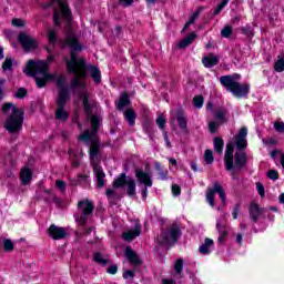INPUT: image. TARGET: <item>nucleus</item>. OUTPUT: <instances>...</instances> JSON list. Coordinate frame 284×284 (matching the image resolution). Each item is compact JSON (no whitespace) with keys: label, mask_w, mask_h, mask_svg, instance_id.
Returning a JSON list of instances; mask_svg holds the SVG:
<instances>
[{"label":"nucleus","mask_w":284,"mask_h":284,"mask_svg":"<svg viewBox=\"0 0 284 284\" xmlns=\"http://www.w3.org/2000/svg\"><path fill=\"white\" fill-rule=\"evenodd\" d=\"M44 10L48 8H53V21L55 26H61V21L67 22L64 32L67 34L65 39L57 37L55 29H49L47 38L51 45H57L60 43L63 48L70 49L71 59L64 58L67 70L70 74H73L74 78L71 80V90H81L79 93L80 99L82 100V105L87 114H92V110L97 106V102L90 100V93H88L87 84L83 79L88 78V70L90 77L93 79L94 83H101V70L94 65H89L85 62V59L77 57V52L83 50V45L79 42V38L72 30V12L68 8V1L65 0H51L50 3L44 4Z\"/></svg>","instance_id":"obj_1"},{"label":"nucleus","mask_w":284,"mask_h":284,"mask_svg":"<svg viewBox=\"0 0 284 284\" xmlns=\"http://www.w3.org/2000/svg\"><path fill=\"white\" fill-rule=\"evenodd\" d=\"M48 62L43 60H29L23 72L27 77H33L37 88H45L48 81H57L59 94L57 98L55 119L63 123L70 119V112L65 109V104L70 99L68 84H65V75L57 77L54 73H48Z\"/></svg>","instance_id":"obj_2"},{"label":"nucleus","mask_w":284,"mask_h":284,"mask_svg":"<svg viewBox=\"0 0 284 284\" xmlns=\"http://www.w3.org/2000/svg\"><path fill=\"white\" fill-rule=\"evenodd\" d=\"M101 123V118L99 115H91V132L89 130L84 131L79 135V141H82L88 145L91 159V165L93 168L97 186L103 187L105 185V172H103V168L99 165L97 162V156L99 154V148L101 144L99 143V126Z\"/></svg>","instance_id":"obj_3"},{"label":"nucleus","mask_w":284,"mask_h":284,"mask_svg":"<svg viewBox=\"0 0 284 284\" xmlns=\"http://www.w3.org/2000/svg\"><path fill=\"white\" fill-rule=\"evenodd\" d=\"M4 114H9L4 122V128L8 132L17 133L21 132L23 128V110L17 108L12 103H6L2 106Z\"/></svg>","instance_id":"obj_4"},{"label":"nucleus","mask_w":284,"mask_h":284,"mask_svg":"<svg viewBox=\"0 0 284 284\" xmlns=\"http://www.w3.org/2000/svg\"><path fill=\"white\" fill-rule=\"evenodd\" d=\"M239 79H241L240 74L223 75L220 78V83L223 88H226L227 92H232L237 99H243V97L250 94V84H241Z\"/></svg>","instance_id":"obj_5"},{"label":"nucleus","mask_w":284,"mask_h":284,"mask_svg":"<svg viewBox=\"0 0 284 284\" xmlns=\"http://www.w3.org/2000/svg\"><path fill=\"white\" fill-rule=\"evenodd\" d=\"M225 168L230 172L232 170H241L245 162L247 161V156L243 153V151H236L235 153V163H234V144L229 143L226 145V151L224 155Z\"/></svg>","instance_id":"obj_6"},{"label":"nucleus","mask_w":284,"mask_h":284,"mask_svg":"<svg viewBox=\"0 0 284 284\" xmlns=\"http://www.w3.org/2000/svg\"><path fill=\"white\" fill-rule=\"evenodd\" d=\"M94 212V204L89 200L78 203V212L74 214L78 224L84 226L88 224V217Z\"/></svg>","instance_id":"obj_7"},{"label":"nucleus","mask_w":284,"mask_h":284,"mask_svg":"<svg viewBox=\"0 0 284 284\" xmlns=\"http://www.w3.org/2000/svg\"><path fill=\"white\" fill-rule=\"evenodd\" d=\"M181 236V230L179 226L172 225L166 231H162L158 237L159 245H174Z\"/></svg>","instance_id":"obj_8"},{"label":"nucleus","mask_w":284,"mask_h":284,"mask_svg":"<svg viewBox=\"0 0 284 284\" xmlns=\"http://www.w3.org/2000/svg\"><path fill=\"white\" fill-rule=\"evenodd\" d=\"M135 176L140 183V185H144L141 191V195L143 201L148 199V187H152V174L148 171H143L141 169L135 170Z\"/></svg>","instance_id":"obj_9"},{"label":"nucleus","mask_w":284,"mask_h":284,"mask_svg":"<svg viewBox=\"0 0 284 284\" xmlns=\"http://www.w3.org/2000/svg\"><path fill=\"white\" fill-rule=\"evenodd\" d=\"M123 185H128L126 192L129 196H136V183L132 179H128L125 174H121L113 182V187H123Z\"/></svg>","instance_id":"obj_10"},{"label":"nucleus","mask_w":284,"mask_h":284,"mask_svg":"<svg viewBox=\"0 0 284 284\" xmlns=\"http://www.w3.org/2000/svg\"><path fill=\"white\" fill-rule=\"evenodd\" d=\"M216 194H219L222 203H225V190H223V186L219 182H215L213 184V187L209 189L206 192V201L209 205H211V207H214V197L216 196Z\"/></svg>","instance_id":"obj_11"},{"label":"nucleus","mask_w":284,"mask_h":284,"mask_svg":"<svg viewBox=\"0 0 284 284\" xmlns=\"http://www.w3.org/2000/svg\"><path fill=\"white\" fill-rule=\"evenodd\" d=\"M19 42L21 43L26 52H32V50H37V45H39V43H37V40H34V38L26 33L19 34Z\"/></svg>","instance_id":"obj_12"},{"label":"nucleus","mask_w":284,"mask_h":284,"mask_svg":"<svg viewBox=\"0 0 284 284\" xmlns=\"http://www.w3.org/2000/svg\"><path fill=\"white\" fill-rule=\"evenodd\" d=\"M234 144L237 150H245L247 148V128L243 126L234 138Z\"/></svg>","instance_id":"obj_13"},{"label":"nucleus","mask_w":284,"mask_h":284,"mask_svg":"<svg viewBox=\"0 0 284 284\" xmlns=\"http://www.w3.org/2000/svg\"><path fill=\"white\" fill-rule=\"evenodd\" d=\"M49 235L51 239H54V241H59L68 236V231L64 227H59L53 224L49 227Z\"/></svg>","instance_id":"obj_14"},{"label":"nucleus","mask_w":284,"mask_h":284,"mask_svg":"<svg viewBox=\"0 0 284 284\" xmlns=\"http://www.w3.org/2000/svg\"><path fill=\"white\" fill-rule=\"evenodd\" d=\"M136 236H141V224H139V223H136L134 225V227H132L131 230H129L122 234V239L124 241H134V239H136Z\"/></svg>","instance_id":"obj_15"},{"label":"nucleus","mask_w":284,"mask_h":284,"mask_svg":"<svg viewBox=\"0 0 284 284\" xmlns=\"http://www.w3.org/2000/svg\"><path fill=\"white\" fill-rule=\"evenodd\" d=\"M125 256L131 265H141V257H139V255L132 250V247H126Z\"/></svg>","instance_id":"obj_16"},{"label":"nucleus","mask_w":284,"mask_h":284,"mask_svg":"<svg viewBox=\"0 0 284 284\" xmlns=\"http://www.w3.org/2000/svg\"><path fill=\"white\" fill-rule=\"evenodd\" d=\"M219 61H221V58L211 53L203 58L202 63L204 68H214V65H219Z\"/></svg>","instance_id":"obj_17"},{"label":"nucleus","mask_w":284,"mask_h":284,"mask_svg":"<svg viewBox=\"0 0 284 284\" xmlns=\"http://www.w3.org/2000/svg\"><path fill=\"white\" fill-rule=\"evenodd\" d=\"M20 180L22 185H28L30 181H32V170L28 166L22 168L20 171Z\"/></svg>","instance_id":"obj_18"},{"label":"nucleus","mask_w":284,"mask_h":284,"mask_svg":"<svg viewBox=\"0 0 284 284\" xmlns=\"http://www.w3.org/2000/svg\"><path fill=\"white\" fill-rule=\"evenodd\" d=\"M173 268H174V274H173V278H175V281L181 280V272H183V258H179L174 262L173 264Z\"/></svg>","instance_id":"obj_19"},{"label":"nucleus","mask_w":284,"mask_h":284,"mask_svg":"<svg viewBox=\"0 0 284 284\" xmlns=\"http://www.w3.org/2000/svg\"><path fill=\"white\" fill-rule=\"evenodd\" d=\"M214 247V241L212 239H205L204 243L200 246V254H210Z\"/></svg>","instance_id":"obj_20"},{"label":"nucleus","mask_w":284,"mask_h":284,"mask_svg":"<svg viewBox=\"0 0 284 284\" xmlns=\"http://www.w3.org/2000/svg\"><path fill=\"white\" fill-rule=\"evenodd\" d=\"M194 39H196V33L192 32L189 36H186V38H184L182 41H180L178 47L181 49L187 48V45H192Z\"/></svg>","instance_id":"obj_21"},{"label":"nucleus","mask_w":284,"mask_h":284,"mask_svg":"<svg viewBox=\"0 0 284 284\" xmlns=\"http://www.w3.org/2000/svg\"><path fill=\"white\" fill-rule=\"evenodd\" d=\"M124 119L128 121L129 125H134L136 123V113L132 109H128L124 112Z\"/></svg>","instance_id":"obj_22"},{"label":"nucleus","mask_w":284,"mask_h":284,"mask_svg":"<svg viewBox=\"0 0 284 284\" xmlns=\"http://www.w3.org/2000/svg\"><path fill=\"white\" fill-rule=\"evenodd\" d=\"M250 216L254 223L258 221V216H261V209L258 207V204H251Z\"/></svg>","instance_id":"obj_23"},{"label":"nucleus","mask_w":284,"mask_h":284,"mask_svg":"<svg viewBox=\"0 0 284 284\" xmlns=\"http://www.w3.org/2000/svg\"><path fill=\"white\" fill-rule=\"evenodd\" d=\"M216 230L219 231V243H223V241H225V236H227V231H225V229H223V223H221V220L216 221Z\"/></svg>","instance_id":"obj_24"},{"label":"nucleus","mask_w":284,"mask_h":284,"mask_svg":"<svg viewBox=\"0 0 284 284\" xmlns=\"http://www.w3.org/2000/svg\"><path fill=\"white\" fill-rule=\"evenodd\" d=\"M128 105H130V98L128 97V94H122L119 102L116 103V108L118 110H125Z\"/></svg>","instance_id":"obj_25"},{"label":"nucleus","mask_w":284,"mask_h":284,"mask_svg":"<svg viewBox=\"0 0 284 284\" xmlns=\"http://www.w3.org/2000/svg\"><path fill=\"white\" fill-rule=\"evenodd\" d=\"M204 8L203 7H199L195 12L191 16L190 20L186 22L185 28H190V26H192V23H194L196 21V19H199V17H201V12H203Z\"/></svg>","instance_id":"obj_26"},{"label":"nucleus","mask_w":284,"mask_h":284,"mask_svg":"<svg viewBox=\"0 0 284 284\" xmlns=\"http://www.w3.org/2000/svg\"><path fill=\"white\" fill-rule=\"evenodd\" d=\"M176 120L181 130H187V121L185 120V113H183V111L178 112Z\"/></svg>","instance_id":"obj_27"},{"label":"nucleus","mask_w":284,"mask_h":284,"mask_svg":"<svg viewBox=\"0 0 284 284\" xmlns=\"http://www.w3.org/2000/svg\"><path fill=\"white\" fill-rule=\"evenodd\" d=\"M93 261L95 263H98V265H103V266H105V265H108V263H110V261L105 256H103V254H101L99 252L94 253Z\"/></svg>","instance_id":"obj_28"},{"label":"nucleus","mask_w":284,"mask_h":284,"mask_svg":"<svg viewBox=\"0 0 284 284\" xmlns=\"http://www.w3.org/2000/svg\"><path fill=\"white\" fill-rule=\"evenodd\" d=\"M213 144H214V150L217 154H222L223 153V145L224 142H223V139L221 138H215L214 141H213Z\"/></svg>","instance_id":"obj_29"},{"label":"nucleus","mask_w":284,"mask_h":284,"mask_svg":"<svg viewBox=\"0 0 284 284\" xmlns=\"http://www.w3.org/2000/svg\"><path fill=\"white\" fill-rule=\"evenodd\" d=\"M215 119L220 124L225 123V121H227V119H225V109H217L215 111Z\"/></svg>","instance_id":"obj_30"},{"label":"nucleus","mask_w":284,"mask_h":284,"mask_svg":"<svg viewBox=\"0 0 284 284\" xmlns=\"http://www.w3.org/2000/svg\"><path fill=\"white\" fill-rule=\"evenodd\" d=\"M155 123L160 128V130H164L165 124L168 123V120L165 119V115L160 114L158 115Z\"/></svg>","instance_id":"obj_31"},{"label":"nucleus","mask_w":284,"mask_h":284,"mask_svg":"<svg viewBox=\"0 0 284 284\" xmlns=\"http://www.w3.org/2000/svg\"><path fill=\"white\" fill-rule=\"evenodd\" d=\"M232 32H234V30L232 29V26H225L222 29L221 34L222 37H224V39H230V37H232Z\"/></svg>","instance_id":"obj_32"},{"label":"nucleus","mask_w":284,"mask_h":284,"mask_svg":"<svg viewBox=\"0 0 284 284\" xmlns=\"http://www.w3.org/2000/svg\"><path fill=\"white\" fill-rule=\"evenodd\" d=\"M12 58H6L4 62L2 63V70L3 72H8L9 70H12Z\"/></svg>","instance_id":"obj_33"},{"label":"nucleus","mask_w":284,"mask_h":284,"mask_svg":"<svg viewBox=\"0 0 284 284\" xmlns=\"http://www.w3.org/2000/svg\"><path fill=\"white\" fill-rule=\"evenodd\" d=\"M275 72H283L284 71V59L278 57V60L275 62L274 65Z\"/></svg>","instance_id":"obj_34"},{"label":"nucleus","mask_w":284,"mask_h":284,"mask_svg":"<svg viewBox=\"0 0 284 284\" xmlns=\"http://www.w3.org/2000/svg\"><path fill=\"white\" fill-rule=\"evenodd\" d=\"M204 160H205V163H209V164L214 162V154L212 153V150L207 149L204 152Z\"/></svg>","instance_id":"obj_35"},{"label":"nucleus","mask_w":284,"mask_h":284,"mask_svg":"<svg viewBox=\"0 0 284 284\" xmlns=\"http://www.w3.org/2000/svg\"><path fill=\"white\" fill-rule=\"evenodd\" d=\"M227 3H230V0H223L213 11L214 17H216V14H219L225 8V6H227Z\"/></svg>","instance_id":"obj_36"},{"label":"nucleus","mask_w":284,"mask_h":284,"mask_svg":"<svg viewBox=\"0 0 284 284\" xmlns=\"http://www.w3.org/2000/svg\"><path fill=\"white\" fill-rule=\"evenodd\" d=\"M3 248H4V252H12L14 250V243H12L11 240H4Z\"/></svg>","instance_id":"obj_37"},{"label":"nucleus","mask_w":284,"mask_h":284,"mask_svg":"<svg viewBox=\"0 0 284 284\" xmlns=\"http://www.w3.org/2000/svg\"><path fill=\"white\" fill-rule=\"evenodd\" d=\"M74 156H75L74 152L70 150V159L72 161V165L73 168H79L81 165V158L75 159Z\"/></svg>","instance_id":"obj_38"},{"label":"nucleus","mask_w":284,"mask_h":284,"mask_svg":"<svg viewBox=\"0 0 284 284\" xmlns=\"http://www.w3.org/2000/svg\"><path fill=\"white\" fill-rule=\"evenodd\" d=\"M193 105H194L195 108H199V109L203 108V97L196 95V97L193 99Z\"/></svg>","instance_id":"obj_39"},{"label":"nucleus","mask_w":284,"mask_h":284,"mask_svg":"<svg viewBox=\"0 0 284 284\" xmlns=\"http://www.w3.org/2000/svg\"><path fill=\"white\" fill-rule=\"evenodd\" d=\"M267 179H271V181H278V172L275 170H270L266 173Z\"/></svg>","instance_id":"obj_40"},{"label":"nucleus","mask_w":284,"mask_h":284,"mask_svg":"<svg viewBox=\"0 0 284 284\" xmlns=\"http://www.w3.org/2000/svg\"><path fill=\"white\" fill-rule=\"evenodd\" d=\"M219 125H221V123L216 122V121H211L209 123V130L212 134H214L216 132V130H219Z\"/></svg>","instance_id":"obj_41"},{"label":"nucleus","mask_w":284,"mask_h":284,"mask_svg":"<svg viewBox=\"0 0 284 284\" xmlns=\"http://www.w3.org/2000/svg\"><path fill=\"white\" fill-rule=\"evenodd\" d=\"M11 24L14 27V28H23V26H26V21H23L22 19H19V18H14L11 22Z\"/></svg>","instance_id":"obj_42"},{"label":"nucleus","mask_w":284,"mask_h":284,"mask_svg":"<svg viewBox=\"0 0 284 284\" xmlns=\"http://www.w3.org/2000/svg\"><path fill=\"white\" fill-rule=\"evenodd\" d=\"M26 94H28V90H26V88H20L17 90L14 97L17 99H23L26 97Z\"/></svg>","instance_id":"obj_43"},{"label":"nucleus","mask_w":284,"mask_h":284,"mask_svg":"<svg viewBox=\"0 0 284 284\" xmlns=\"http://www.w3.org/2000/svg\"><path fill=\"white\" fill-rule=\"evenodd\" d=\"M135 274H134V271L132 270H126L124 273H123V278L125 280H130L132 281L134 278Z\"/></svg>","instance_id":"obj_44"},{"label":"nucleus","mask_w":284,"mask_h":284,"mask_svg":"<svg viewBox=\"0 0 284 284\" xmlns=\"http://www.w3.org/2000/svg\"><path fill=\"white\" fill-rule=\"evenodd\" d=\"M256 190H257V194H260V196H265V186H263V184H261V182L256 183Z\"/></svg>","instance_id":"obj_45"},{"label":"nucleus","mask_w":284,"mask_h":284,"mask_svg":"<svg viewBox=\"0 0 284 284\" xmlns=\"http://www.w3.org/2000/svg\"><path fill=\"white\" fill-rule=\"evenodd\" d=\"M55 187H58V190H60L61 192H65V182H63L62 180H57Z\"/></svg>","instance_id":"obj_46"},{"label":"nucleus","mask_w":284,"mask_h":284,"mask_svg":"<svg viewBox=\"0 0 284 284\" xmlns=\"http://www.w3.org/2000/svg\"><path fill=\"white\" fill-rule=\"evenodd\" d=\"M274 128L276 132L284 133V122H275Z\"/></svg>","instance_id":"obj_47"},{"label":"nucleus","mask_w":284,"mask_h":284,"mask_svg":"<svg viewBox=\"0 0 284 284\" xmlns=\"http://www.w3.org/2000/svg\"><path fill=\"white\" fill-rule=\"evenodd\" d=\"M172 194L174 196H180L181 195V186H179L178 184H173L172 185Z\"/></svg>","instance_id":"obj_48"},{"label":"nucleus","mask_w":284,"mask_h":284,"mask_svg":"<svg viewBox=\"0 0 284 284\" xmlns=\"http://www.w3.org/2000/svg\"><path fill=\"white\" fill-rule=\"evenodd\" d=\"M4 85H6V80H0V101H2L3 97H6V93L3 92Z\"/></svg>","instance_id":"obj_49"},{"label":"nucleus","mask_w":284,"mask_h":284,"mask_svg":"<svg viewBox=\"0 0 284 284\" xmlns=\"http://www.w3.org/2000/svg\"><path fill=\"white\" fill-rule=\"evenodd\" d=\"M108 274H116L119 272V267L116 265H111L106 270Z\"/></svg>","instance_id":"obj_50"},{"label":"nucleus","mask_w":284,"mask_h":284,"mask_svg":"<svg viewBox=\"0 0 284 284\" xmlns=\"http://www.w3.org/2000/svg\"><path fill=\"white\" fill-rule=\"evenodd\" d=\"M239 210H241V204H236L233 209L232 216L233 219H239Z\"/></svg>","instance_id":"obj_51"},{"label":"nucleus","mask_w":284,"mask_h":284,"mask_svg":"<svg viewBox=\"0 0 284 284\" xmlns=\"http://www.w3.org/2000/svg\"><path fill=\"white\" fill-rule=\"evenodd\" d=\"M81 181H88V175H79L78 181L72 182L71 185H77V183H79Z\"/></svg>","instance_id":"obj_52"},{"label":"nucleus","mask_w":284,"mask_h":284,"mask_svg":"<svg viewBox=\"0 0 284 284\" xmlns=\"http://www.w3.org/2000/svg\"><path fill=\"white\" fill-rule=\"evenodd\" d=\"M162 284H176V281L174 278H164L162 280Z\"/></svg>","instance_id":"obj_53"},{"label":"nucleus","mask_w":284,"mask_h":284,"mask_svg":"<svg viewBox=\"0 0 284 284\" xmlns=\"http://www.w3.org/2000/svg\"><path fill=\"white\" fill-rule=\"evenodd\" d=\"M120 3H122V6H132V3H134V0H120Z\"/></svg>","instance_id":"obj_54"},{"label":"nucleus","mask_w":284,"mask_h":284,"mask_svg":"<svg viewBox=\"0 0 284 284\" xmlns=\"http://www.w3.org/2000/svg\"><path fill=\"white\" fill-rule=\"evenodd\" d=\"M106 196H108V199H112L114 196V190L108 189L106 190Z\"/></svg>","instance_id":"obj_55"},{"label":"nucleus","mask_w":284,"mask_h":284,"mask_svg":"<svg viewBox=\"0 0 284 284\" xmlns=\"http://www.w3.org/2000/svg\"><path fill=\"white\" fill-rule=\"evenodd\" d=\"M236 243H239V245H241V243H243V235L242 234L236 235Z\"/></svg>","instance_id":"obj_56"},{"label":"nucleus","mask_w":284,"mask_h":284,"mask_svg":"<svg viewBox=\"0 0 284 284\" xmlns=\"http://www.w3.org/2000/svg\"><path fill=\"white\" fill-rule=\"evenodd\" d=\"M242 32H243V34H246L247 37H250V34H252V30H247V28H242Z\"/></svg>","instance_id":"obj_57"},{"label":"nucleus","mask_w":284,"mask_h":284,"mask_svg":"<svg viewBox=\"0 0 284 284\" xmlns=\"http://www.w3.org/2000/svg\"><path fill=\"white\" fill-rule=\"evenodd\" d=\"M164 139L166 141V148H172V144L170 143V140H168V132H164Z\"/></svg>","instance_id":"obj_58"},{"label":"nucleus","mask_w":284,"mask_h":284,"mask_svg":"<svg viewBox=\"0 0 284 284\" xmlns=\"http://www.w3.org/2000/svg\"><path fill=\"white\" fill-rule=\"evenodd\" d=\"M278 202L282 203V205H284V193L280 194Z\"/></svg>","instance_id":"obj_59"},{"label":"nucleus","mask_w":284,"mask_h":284,"mask_svg":"<svg viewBox=\"0 0 284 284\" xmlns=\"http://www.w3.org/2000/svg\"><path fill=\"white\" fill-rule=\"evenodd\" d=\"M53 202L55 203V205H61V200L57 196L53 197Z\"/></svg>","instance_id":"obj_60"},{"label":"nucleus","mask_w":284,"mask_h":284,"mask_svg":"<svg viewBox=\"0 0 284 284\" xmlns=\"http://www.w3.org/2000/svg\"><path fill=\"white\" fill-rule=\"evenodd\" d=\"M191 169L193 170V172H197L199 169L196 168V163H191Z\"/></svg>","instance_id":"obj_61"},{"label":"nucleus","mask_w":284,"mask_h":284,"mask_svg":"<svg viewBox=\"0 0 284 284\" xmlns=\"http://www.w3.org/2000/svg\"><path fill=\"white\" fill-rule=\"evenodd\" d=\"M47 61H48L49 63H52V61H54V55L49 54V57L47 58Z\"/></svg>","instance_id":"obj_62"},{"label":"nucleus","mask_w":284,"mask_h":284,"mask_svg":"<svg viewBox=\"0 0 284 284\" xmlns=\"http://www.w3.org/2000/svg\"><path fill=\"white\" fill-rule=\"evenodd\" d=\"M169 163H171V165H176V160L173 159V158H171V159L169 160Z\"/></svg>","instance_id":"obj_63"},{"label":"nucleus","mask_w":284,"mask_h":284,"mask_svg":"<svg viewBox=\"0 0 284 284\" xmlns=\"http://www.w3.org/2000/svg\"><path fill=\"white\" fill-rule=\"evenodd\" d=\"M156 0H146V4L148 6H154Z\"/></svg>","instance_id":"obj_64"}]
</instances>
